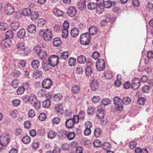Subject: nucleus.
Instances as JSON below:
<instances>
[{"mask_svg": "<svg viewBox=\"0 0 153 153\" xmlns=\"http://www.w3.org/2000/svg\"><path fill=\"white\" fill-rule=\"evenodd\" d=\"M11 44L10 40L7 39H4L1 42V46L7 48L10 47Z\"/></svg>", "mask_w": 153, "mask_h": 153, "instance_id": "13", "label": "nucleus"}, {"mask_svg": "<svg viewBox=\"0 0 153 153\" xmlns=\"http://www.w3.org/2000/svg\"><path fill=\"white\" fill-rule=\"evenodd\" d=\"M12 102L14 106L17 107L20 104L21 101L19 99H16L14 100Z\"/></svg>", "mask_w": 153, "mask_h": 153, "instance_id": "60", "label": "nucleus"}, {"mask_svg": "<svg viewBox=\"0 0 153 153\" xmlns=\"http://www.w3.org/2000/svg\"><path fill=\"white\" fill-rule=\"evenodd\" d=\"M50 101L49 100L46 99L44 100L42 103V106L43 107L48 108L50 106Z\"/></svg>", "mask_w": 153, "mask_h": 153, "instance_id": "37", "label": "nucleus"}, {"mask_svg": "<svg viewBox=\"0 0 153 153\" xmlns=\"http://www.w3.org/2000/svg\"><path fill=\"white\" fill-rule=\"evenodd\" d=\"M86 3L84 0H81L78 4V7L79 9L81 10H83L85 9L86 8Z\"/></svg>", "mask_w": 153, "mask_h": 153, "instance_id": "18", "label": "nucleus"}, {"mask_svg": "<svg viewBox=\"0 0 153 153\" xmlns=\"http://www.w3.org/2000/svg\"><path fill=\"white\" fill-rule=\"evenodd\" d=\"M4 10L5 13L8 15L12 14L14 11V7L10 4H7L5 5Z\"/></svg>", "mask_w": 153, "mask_h": 153, "instance_id": "9", "label": "nucleus"}, {"mask_svg": "<svg viewBox=\"0 0 153 153\" xmlns=\"http://www.w3.org/2000/svg\"><path fill=\"white\" fill-rule=\"evenodd\" d=\"M10 27L13 30L16 31L19 27V23L17 21H13L10 24Z\"/></svg>", "mask_w": 153, "mask_h": 153, "instance_id": "14", "label": "nucleus"}, {"mask_svg": "<svg viewBox=\"0 0 153 153\" xmlns=\"http://www.w3.org/2000/svg\"><path fill=\"white\" fill-rule=\"evenodd\" d=\"M33 74L34 75V77L36 78L37 77H39L42 75V72L39 70H36L33 71Z\"/></svg>", "mask_w": 153, "mask_h": 153, "instance_id": "44", "label": "nucleus"}, {"mask_svg": "<svg viewBox=\"0 0 153 153\" xmlns=\"http://www.w3.org/2000/svg\"><path fill=\"white\" fill-rule=\"evenodd\" d=\"M52 84V81L48 78L44 79L42 82V86L45 89H49Z\"/></svg>", "mask_w": 153, "mask_h": 153, "instance_id": "8", "label": "nucleus"}, {"mask_svg": "<svg viewBox=\"0 0 153 153\" xmlns=\"http://www.w3.org/2000/svg\"><path fill=\"white\" fill-rule=\"evenodd\" d=\"M13 36V32L11 30H8L7 31L5 34V39H9L12 38Z\"/></svg>", "mask_w": 153, "mask_h": 153, "instance_id": "31", "label": "nucleus"}, {"mask_svg": "<svg viewBox=\"0 0 153 153\" xmlns=\"http://www.w3.org/2000/svg\"><path fill=\"white\" fill-rule=\"evenodd\" d=\"M8 26L7 24L4 22H2L0 24V29L2 30H5Z\"/></svg>", "mask_w": 153, "mask_h": 153, "instance_id": "52", "label": "nucleus"}, {"mask_svg": "<svg viewBox=\"0 0 153 153\" xmlns=\"http://www.w3.org/2000/svg\"><path fill=\"white\" fill-rule=\"evenodd\" d=\"M90 35L88 33H83L80 36V41L82 45H88L90 43Z\"/></svg>", "mask_w": 153, "mask_h": 153, "instance_id": "3", "label": "nucleus"}, {"mask_svg": "<svg viewBox=\"0 0 153 153\" xmlns=\"http://www.w3.org/2000/svg\"><path fill=\"white\" fill-rule=\"evenodd\" d=\"M76 60L73 57H71L68 60V63L70 66L74 65L76 63Z\"/></svg>", "mask_w": 153, "mask_h": 153, "instance_id": "51", "label": "nucleus"}, {"mask_svg": "<svg viewBox=\"0 0 153 153\" xmlns=\"http://www.w3.org/2000/svg\"><path fill=\"white\" fill-rule=\"evenodd\" d=\"M140 81L138 78H135L132 81V88L134 90L138 89L140 86Z\"/></svg>", "mask_w": 153, "mask_h": 153, "instance_id": "10", "label": "nucleus"}, {"mask_svg": "<svg viewBox=\"0 0 153 153\" xmlns=\"http://www.w3.org/2000/svg\"><path fill=\"white\" fill-rule=\"evenodd\" d=\"M114 103L117 109L121 111L123 110V106L121 103L122 99L118 97H115L113 98Z\"/></svg>", "mask_w": 153, "mask_h": 153, "instance_id": "4", "label": "nucleus"}, {"mask_svg": "<svg viewBox=\"0 0 153 153\" xmlns=\"http://www.w3.org/2000/svg\"><path fill=\"white\" fill-rule=\"evenodd\" d=\"M35 114V111L33 109H31L30 110L28 113V116L30 118H32L33 117Z\"/></svg>", "mask_w": 153, "mask_h": 153, "instance_id": "58", "label": "nucleus"}, {"mask_svg": "<svg viewBox=\"0 0 153 153\" xmlns=\"http://www.w3.org/2000/svg\"><path fill=\"white\" fill-rule=\"evenodd\" d=\"M39 34L46 41H50L52 39V32L50 29L40 30Z\"/></svg>", "mask_w": 153, "mask_h": 153, "instance_id": "1", "label": "nucleus"}, {"mask_svg": "<svg viewBox=\"0 0 153 153\" xmlns=\"http://www.w3.org/2000/svg\"><path fill=\"white\" fill-rule=\"evenodd\" d=\"M60 56L62 59L66 60L69 57V55L67 51L61 53Z\"/></svg>", "mask_w": 153, "mask_h": 153, "instance_id": "46", "label": "nucleus"}, {"mask_svg": "<svg viewBox=\"0 0 153 153\" xmlns=\"http://www.w3.org/2000/svg\"><path fill=\"white\" fill-rule=\"evenodd\" d=\"M53 12L54 15L57 17L62 16L63 14V11L56 8L53 9Z\"/></svg>", "mask_w": 153, "mask_h": 153, "instance_id": "16", "label": "nucleus"}, {"mask_svg": "<svg viewBox=\"0 0 153 153\" xmlns=\"http://www.w3.org/2000/svg\"><path fill=\"white\" fill-rule=\"evenodd\" d=\"M62 98V95L61 94H56L53 95V101L58 102Z\"/></svg>", "mask_w": 153, "mask_h": 153, "instance_id": "25", "label": "nucleus"}, {"mask_svg": "<svg viewBox=\"0 0 153 153\" xmlns=\"http://www.w3.org/2000/svg\"><path fill=\"white\" fill-rule=\"evenodd\" d=\"M0 141L4 146H6L9 142L10 138L9 135L5 133L3 134L0 137Z\"/></svg>", "mask_w": 153, "mask_h": 153, "instance_id": "7", "label": "nucleus"}, {"mask_svg": "<svg viewBox=\"0 0 153 153\" xmlns=\"http://www.w3.org/2000/svg\"><path fill=\"white\" fill-rule=\"evenodd\" d=\"M25 35V31L24 29H21L17 33V36L19 38H23Z\"/></svg>", "mask_w": 153, "mask_h": 153, "instance_id": "19", "label": "nucleus"}, {"mask_svg": "<svg viewBox=\"0 0 153 153\" xmlns=\"http://www.w3.org/2000/svg\"><path fill=\"white\" fill-rule=\"evenodd\" d=\"M39 62L38 60H33L31 63V65L33 68H37L39 65Z\"/></svg>", "mask_w": 153, "mask_h": 153, "instance_id": "40", "label": "nucleus"}, {"mask_svg": "<svg viewBox=\"0 0 153 153\" xmlns=\"http://www.w3.org/2000/svg\"><path fill=\"white\" fill-rule=\"evenodd\" d=\"M55 110L56 111L60 114L63 113V110L62 106L61 105L57 104L56 105L55 107Z\"/></svg>", "mask_w": 153, "mask_h": 153, "instance_id": "32", "label": "nucleus"}, {"mask_svg": "<svg viewBox=\"0 0 153 153\" xmlns=\"http://www.w3.org/2000/svg\"><path fill=\"white\" fill-rule=\"evenodd\" d=\"M146 101V100L145 98L142 97H139L137 100V103L140 105H143Z\"/></svg>", "mask_w": 153, "mask_h": 153, "instance_id": "61", "label": "nucleus"}, {"mask_svg": "<svg viewBox=\"0 0 153 153\" xmlns=\"http://www.w3.org/2000/svg\"><path fill=\"white\" fill-rule=\"evenodd\" d=\"M98 31L97 27L94 26H91L89 29V32L90 34L94 35H95Z\"/></svg>", "mask_w": 153, "mask_h": 153, "instance_id": "21", "label": "nucleus"}, {"mask_svg": "<svg viewBox=\"0 0 153 153\" xmlns=\"http://www.w3.org/2000/svg\"><path fill=\"white\" fill-rule=\"evenodd\" d=\"M105 6H104L103 4L101 5L98 4V6L97 7V12L99 13H101L104 10V9Z\"/></svg>", "mask_w": 153, "mask_h": 153, "instance_id": "41", "label": "nucleus"}, {"mask_svg": "<svg viewBox=\"0 0 153 153\" xmlns=\"http://www.w3.org/2000/svg\"><path fill=\"white\" fill-rule=\"evenodd\" d=\"M27 30L28 32L29 33H34L36 31V27L33 25H30L27 26Z\"/></svg>", "mask_w": 153, "mask_h": 153, "instance_id": "17", "label": "nucleus"}, {"mask_svg": "<svg viewBox=\"0 0 153 153\" xmlns=\"http://www.w3.org/2000/svg\"><path fill=\"white\" fill-rule=\"evenodd\" d=\"M10 115L13 118L16 117L18 115L19 112L16 109L12 110L9 112Z\"/></svg>", "mask_w": 153, "mask_h": 153, "instance_id": "24", "label": "nucleus"}, {"mask_svg": "<svg viewBox=\"0 0 153 153\" xmlns=\"http://www.w3.org/2000/svg\"><path fill=\"white\" fill-rule=\"evenodd\" d=\"M26 64V62L25 60H21L18 62V66L20 68H22L25 66Z\"/></svg>", "mask_w": 153, "mask_h": 153, "instance_id": "49", "label": "nucleus"}, {"mask_svg": "<svg viewBox=\"0 0 153 153\" xmlns=\"http://www.w3.org/2000/svg\"><path fill=\"white\" fill-rule=\"evenodd\" d=\"M70 146L69 144L65 143L63 144L62 146V149L64 151H67L69 149Z\"/></svg>", "mask_w": 153, "mask_h": 153, "instance_id": "63", "label": "nucleus"}, {"mask_svg": "<svg viewBox=\"0 0 153 153\" xmlns=\"http://www.w3.org/2000/svg\"><path fill=\"white\" fill-rule=\"evenodd\" d=\"M111 100L108 98L103 99L102 100V103L104 106H106L111 103Z\"/></svg>", "mask_w": 153, "mask_h": 153, "instance_id": "55", "label": "nucleus"}, {"mask_svg": "<svg viewBox=\"0 0 153 153\" xmlns=\"http://www.w3.org/2000/svg\"><path fill=\"white\" fill-rule=\"evenodd\" d=\"M122 101L123 104L125 105H128L131 102V99L130 98L128 97H123L122 99Z\"/></svg>", "mask_w": 153, "mask_h": 153, "instance_id": "29", "label": "nucleus"}, {"mask_svg": "<svg viewBox=\"0 0 153 153\" xmlns=\"http://www.w3.org/2000/svg\"><path fill=\"white\" fill-rule=\"evenodd\" d=\"M31 140L30 137L28 135H26L23 137L22 141L25 144H27L29 143Z\"/></svg>", "mask_w": 153, "mask_h": 153, "instance_id": "34", "label": "nucleus"}, {"mask_svg": "<svg viewBox=\"0 0 153 153\" xmlns=\"http://www.w3.org/2000/svg\"><path fill=\"white\" fill-rule=\"evenodd\" d=\"M56 133L53 131H50L48 133V137L50 139L54 138L56 136Z\"/></svg>", "mask_w": 153, "mask_h": 153, "instance_id": "48", "label": "nucleus"}, {"mask_svg": "<svg viewBox=\"0 0 153 153\" xmlns=\"http://www.w3.org/2000/svg\"><path fill=\"white\" fill-rule=\"evenodd\" d=\"M48 54L46 51L45 50H42L41 51L39 54V56L40 58L45 59L47 57Z\"/></svg>", "mask_w": 153, "mask_h": 153, "instance_id": "35", "label": "nucleus"}, {"mask_svg": "<svg viewBox=\"0 0 153 153\" xmlns=\"http://www.w3.org/2000/svg\"><path fill=\"white\" fill-rule=\"evenodd\" d=\"M37 97L34 94H32L30 96L29 102L32 104L37 101Z\"/></svg>", "mask_w": 153, "mask_h": 153, "instance_id": "42", "label": "nucleus"}, {"mask_svg": "<svg viewBox=\"0 0 153 153\" xmlns=\"http://www.w3.org/2000/svg\"><path fill=\"white\" fill-rule=\"evenodd\" d=\"M53 43L55 46H59L62 44V42L59 38H56L53 39Z\"/></svg>", "mask_w": 153, "mask_h": 153, "instance_id": "22", "label": "nucleus"}, {"mask_svg": "<svg viewBox=\"0 0 153 153\" xmlns=\"http://www.w3.org/2000/svg\"><path fill=\"white\" fill-rule=\"evenodd\" d=\"M121 79L120 75H118L117 76V80L114 82V85L117 87L119 86L121 84Z\"/></svg>", "mask_w": 153, "mask_h": 153, "instance_id": "39", "label": "nucleus"}, {"mask_svg": "<svg viewBox=\"0 0 153 153\" xmlns=\"http://www.w3.org/2000/svg\"><path fill=\"white\" fill-rule=\"evenodd\" d=\"M91 88L93 91H95L98 88L99 83L98 80L96 79H93L92 80L91 84Z\"/></svg>", "mask_w": 153, "mask_h": 153, "instance_id": "11", "label": "nucleus"}, {"mask_svg": "<svg viewBox=\"0 0 153 153\" xmlns=\"http://www.w3.org/2000/svg\"><path fill=\"white\" fill-rule=\"evenodd\" d=\"M46 117V114L44 113H41L39 115L38 118L39 120L41 121H44Z\"/></svg>", "mask_w": 153, "mask_h": 153, "instance_id": "62", "label": "nucleus"}, {"mask_svg": "<svg viewBox=\"0 0 153 153\" xmlns=\"http://www.w3.org/2000/svg\"><path fill=\"white\" fill-rule=\"evenodd\" d=\"M76 10L74 7L71 6L69 7L67 10L68 15L71 17H74L76 13Z\"/></svg>", "mask_w": 153, "mask_h": 153, "instance_id": "12", "label": "nucleus"}, {"mask_svg": "<svg viewBox=\"0 0 153 153\" xmlns=\"http://www.w3.org/2000/svg\"><path fill=\"white\" fill-rule=\"evenodd\" d=\"M87 7L89 10H94L97 7V4L94 3H89L88 4Z\"/></svg>", "mask_w": 153, "mask_h": 153, "instance_id": "47", "label": "nucleus"}, {"mask_svg": "<svg viewBox=\"0 0 153 153\" xmlns=\"http://www.w3.org/2000/svg\"><path fill=\"white\" fill-rule=\"evenodd\" d=\"M19 84V82L18 80L16 79H15L13 80L11 83V85L12 87L16 88H17Z\"/></svg>", "mask_w": 153, "mask_h": 153, "instance_id": "53", "label": "nucleus"}, {"mask_svg": "<svg viewBox=\"0 0 153 153\" xmlns=\"http://www.w3.org/2000/svg\"><path fill=\"white\" fill-rule=\"evenodd\" d=\"M92 72V70L91 68L88 66H87L85 68V72L86 75L89 76L91 75Z\"/></svg>", "mask_w": 153, "mask_h": 153, "instance_id": "57", "label": "nucleus"}, {"mask_svg": "<svg viewBox=\"0 0 153 153\" xmlns=\"http://www.w3.org/2000/svg\"><path fill=\"white\" fill-rule=\"evenodd\" d=\"M17 49L19 51H22L25 47L24 43L22 42H19L17 45Z\"/></svg>", "mask_w": 153, "mask_h": 153, "instance_id": "33", "label": "nucleus"}, {"mask_svg": "<svg viewBox=\"0 0 153 153\" xmlns=\"http://www.w3.org/2000/svg\"><path fill=\"white\" fill-rule=\"evenodd\" d=\"M99 56L100 53L97 51H94L92 54V58L95 59H97L99 57Z\"/></svg>", "mask_w": 153, "mask_h": 153, "instance_id": "64", "label": "nucleus"}, {"mask_svg": "<svg viewBox=\"0 0 153 153\" xmlns=\"http://www.w3.org/2000/svg\"><path fill=\"white\" fill-rule=\"evenodd\" d=\"M66 136L68 140H72L75 137V134L74 132H71L66 134Z\"/></svg>", "mask_w": 153, "mask_h": 153, "instance_id": "38", "label": "nucleus"}, {"mask_svg": "<svg viewBox=\"0 0 153 153\" xmlns=\"http://www.w3.org/2000/svg\"><path fill=\"white\" fill-rule=\"evenodd\" d=\"M94 146L96 147H99L102 145V142L99 140H97L93 142Z\"/></svg>", "mask_w": 153, "mask_h": 153, "instance_id": "59", "label": "nucleus"}, {"mask_svg": "<svg viewBox=\"0 0 153 153\" xmlns=\"http://www.w3.org/2000/svg\"><path fill=\"white\" fill-rule=\"evenodd\" d=\"M101 133L100 129L97 128L95 129L94 133L96 137H98L101 135Z\"/></svg>", "mask_w": 153, "mask_h": 153, "instance_id": "54", "label": "nucleus"}, {"mask_svg": "<svg viewBox=\"0 0 153 153\" xmlns=\"http://www.w3.org/2000/svg\"><path fill=\"white\" fill-rule=\"evenodd\" d=\"M77 61L79 63L84 64L86 61V58L85 56L81 55L78 57Z\"/></svg>", "mask_w": 153, "mask_h": 153, "instance_id": "23", "label": "nucleus"}, {"mask_svg": "<svg viewBox=\"0 0 153 153\" xmlns=\"http://www.w3.org/2000/svg\"><path fill=\"white\" fill-rule=\"evenodd\" d=\"M59 57L58 56L53 55L51 56L48 58V63L52 67L56 66L58 63Z\"/></svg>", "mask_w": 153, "mask_h": 153, "instance_id": "5", "label": "nucleus"}, {"mask_svg": "<svg viewBox=\"0 0 153 153\" xmlns=\"http://www.w3.org/2000/svg\"><path fill=\"white\" fill-rule=\"evenodd\" d=\"M78 122V117L76 115H74L73 118H70L66 120L65 126L67 128L71 129L73 128L75 124Z\"/></svg>", "mask_w": 153, "mask_h": 153, "instance_id": "2", "label": "nucleus"}, {"mask_svg": "<svg viewBox=\"0 0 153 153\" xmlns=\"http://www.w3.org/2000/svg\"><path fill=\"white\" fill-rule=\"evenodd\" d=\"M136 153H148L147 149L145 148H143L141 149L139 147L136 148L135 150Z\"/></svg>", "mask_w": 153, "mask_h": 153, "instance_id": "28", "label": "nucleus"}, {"mask_svg": "<svg viewBox=\"0 0 153 153\" xmlns=\"http://www.w3.org/2000/svg\"><path fill=\"white\" fill-rule=\"evenodd\" d=\"M80 90V88L79 86L76 85H74L71 88V91L73 94H78Z\"/></svg>", "mask_w": 153, "mask_h": 153, "instance_id": "26", "label": "nucleus"}, {"mask_svg": "<svg viewBox=\"0 0 153 153\" xmlns=\"http://www.w3.org/2000/svg\"><path fill=\"white\" fill-rule=\"evenodd\" d=\"M102 148L103 150L105 151L109 150L111 148V145L108 142H105L102 145Z\"/></svg>", "mask_w": 153, "mask_h": 153, "instance_id": "30", "label": "nucleus"}, {"mask_svg": "<svg viewBox=\"0 0 153 153\" xmlns=\"http://www.w3.org/2000/svg\"><path fill=\"white\" fill-rule=\"evenodd\" d=\"M96 66L97 69L99 71L103 70L105 67V62L102 59H98L96 62Z\"/></svg>", "mask_w": 153, "mask_h": 153, "instance_id": "6", "label": "nucleus"}, {"mask_svg": "<svg viewBox=\"0 0 153 153\" xmlns=\"http://www.w3.org/2000/svg\"><path fill=\"white\" fill-rule=\"evenodd\" d=\"M30 15L31 19L34 21L38 18L39 14L37 11H33L31 12Z\"/></svg>", "mask_w": 153, "mask_h": 153, "instance_id": "15", "label": "nucleus"}, {"mask_svg": "<svg viewBox=\"0 0 153 153\" xmlns=\"http://www.w3.org/2000/svg\"><path fill=\"white\" fill-rule=\"evenodd\" d=\"M105 115L104 110L102 109H97L96 116L98 118H102Z\"/></svg>", "mask_w": 153, "mask_h": 153, "instance_id": "20", "label": "nucleus"}, {"mask_svg": "<svg viewBox=\"0 0 153 153\" xmlns=\"http://www.w3.org/2000/svg\"><path fill=\"white\" fill-rule=\"evenodd\" d=\"M46 23L45 20L42 19H39L38 20L37 23L38 26L39 27H42Z\"/></svg>", "mask_w": 153, "mask_h": 153, "instance_id": "50", "label": "nucleus"}, {"mask_svg": "<svg viewBox=\"0 0 153 153\" xmlns=\"http://www.w3.org/2000/svg\"><path fill=\"white\" fill-rule=\"evenodd\" d=\"M30 9L29 8H25L22 11V14L24 16H29L31 13Z\"/></svg>", "mask_w": 153, "mask_h": 153, "instance_id": "36", "label": "nucleus"}, {"mask_svg": "<svg viewBox=\"0 0 153 153\" xmlns=\"http://www.w3.org/2000/svg\"><path fill=\"white\" fill-rule=\"evenodd\" d=\"M62 36L63 38H66L68 36V30L62 29Z\"/></svg>", "mask_w": 153, "mask_h": 153, "instance_id": "56", "label": "nucleus"}, {"mask_svg": "<svg viewBox=\"0 0 153 153\" xmlns=\"http://www.w3.org/2000/svg\"><path fill=\"white\" fill-rule=\"evenodd\" d=\"M79 33V31L76 27L72 29L71 32V34L72 36L75 37L77 36Z\"/></svg>", "mask_w": 153, "mask_h": 153, "instance_id": "27", "label": "nucleus"}, {"mask_svg": "<svg viewBox=\"0 0 153 153\" xmlns=\"http://www.w3.org/2000/svg\"><path fill=\"white\" fill-rule=\"evenodd\" d=\"M25 88L24 87L20 86L18 88L16 92L18 95H22L25 91Z\"/></svg>", "mask_w": 153, "mask_h": 153, "instance_id": "43", "label": "nucleus"}, {"mask_svg": "<svg viewBox=\"0 0 153 153\" xmlns=\"http://www.w3.org/2000/svg\"><path fill=\"white\" fill-rule=\"evenodd\" d=\"M21 51L23 53L24 56H28L30 53V49L26 47H25L24 50H22Z\"/></svg>", "mask_w": 153, "mask_h": 153, "instance_id": "45", "label": "nucleus"}]
</instances>
